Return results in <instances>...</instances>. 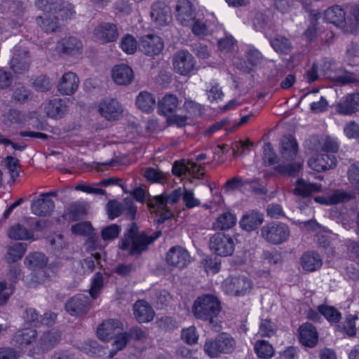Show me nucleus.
Returning a JSON list of instances; mask_svg holds the SVG:
<instances>
[{
    "instance_id": "obj_1",
    "label": "nucleus",
    "mask_w": 359,
    "mask_h": 359,
    "mask_svg": "<svg viewBox=\"0 0 359 359\" xmlns=\"http://www.w3.org/2000/svg\"><path fill=\"white\" fill-rule=\"evenodd\" d=\"M221 309L219 299L210 294L198 297L192 306L194 316L198 319L208 321L211 328L215 332L220 331L222 328L217 323V316Z\"/></svg>"
},
{
    "instance_id": "obj_2",
    "label": "nucleus",
    "mask_w": 359,
    "mask_h": 359,
    "mask_svg": "<svg viewBox=\"0 0 359 359\" xmlns=\"http://www.w3.org/2000/svg\"><path fill=\"white\" fill-rule=\"evenodd\" d=\"M161 236V231H155L152 235L148 236L145 232H138V226L135 223H131L120 244V248L129 250L133 256H139L146 251L148 245Z\"/></svg>"
},
{
    "instance_id": "obj_3",
    "label": "nucleus",
    "mask_w": 359,
    "mask_h": 359,
    "mask_svg": "<svg viewBox=\"0 0 359 359\" xmlns=\"http://www.w3.org/2000/svg\"><path fill=\"white\" fill-rule=\"evenodd\" d=\"M236 347V341L230 334L222 332L215 339L205 340L203 345L205 353L210 358H218L222 354H230Z\"/></svg>"
},
{
    "instance_id": "obj_4",
    "label": "nucleus",
    "mask_w": 359,
    "mask_h": 359,
    "mask_svg": "<svg viewBox=\"0 0 359 359\" xmlns=\"http://www.w3.org/2000/svg\"><path fill=\"white\" fill-rule=\"evenodd\" d=\"M182 196V191L181 189L179 188L175 189L170 194L164 193L148 198L147 204L150 208L163 210L160 215V220L163 222L171 218L174 215L173 212L169 209L168 205L177 203Z\"/></svg>"
},
{
    "instance_id": "obj_5",
    "label": "nucleus",
    "mask_w": 359,
    "mask_h": 359,
    "mask_svg": "<svg viewBox=\"0 0 359 359\" xmlns=\"http://www.w3.org/2000/svg\"><path fill=\"white\" fill-rule=\"evenodd\" d=\"M260 236L271 245H280L286 242L290 236L289 226L280 222H271L260 229Z\"/></svg>"
},
{
    "instance_id": "obj_6",
    "label": "nucleus",
    "mask_w": 359,
    "mask_h": 359,
    "mask_svg": "<svg viewBox=\"0 0 359 359\" xmlns=\"http://www.w3.org/2000/svg\"><path fill=\"white\" fill-rule=\"evenodd\" d=\"M252 283L246 277L235 276L226 278L222 283L225 293L232 296H244L252 289Z\"/></svg>"
},
{
    "instance_id": "obj_7",
    "label": "nucleus",
    "mask_w": 359,
    "mask_h": 359,
    "mask_svg": "<svg viewBox=\"0 0 359 359\" xmlns=\"http://www.w3.org/2000/svg\"><path fill=\"white\" fill-rule=\"evenodd\" d=\"M32 58L29 50L22 46H15L9 62L11 69L15 74H23L30 68Z\"/></svg>"
},
{
    "instance_id": "obj_8",
    "label": "nucleus",
    "mask_w": 359,
    "mask_h": 359,
    "mask_svg": "<svg viewBox=\"0 0 359 359\" xmlns=\"http://www.w3.org/2000/svg\"><path fill=\"white\" fill-rule=\"evenodd\" d=\"M172 66L177 74L187 76L196 69V61L188 50H180L172 56Z\"/></svg>"
},
{
    "instance_id": "obj_9",
    "label": "nucleus",
    "mask_w": 359,
    "mask_h": 359,
    "mask_svg": "<svg viewBox=\"0 0 359 359\" xmlns=\"http://www.w3.org/2000/svg\"><path fill=\"white\" fill-rule=\"evenodd\" d=\"M107 211L109 219L118 217L122 212H126V215L132 220L135 217L137 206L131 197H126L122 203L115 200L109 201L107 204Z\"/></svg>"
},
{
    "instance_id": "obj_10",
    "label": "nucleus",
    "mask_w": 359,
    "mask_h": 359,
    "mask_svg": "<svg viewBox=\"0 0 359 359\" xmlns=\"http://www.w3.org/2000/svg\"><path fill=\"white\" fill-rule=\"evenodd\" d=\"M234 248L233 239L224 233H217L210 239V248L217 255L230 256L233 254Z\"/></svg>"
},
{
    "instance_id": "obj_11",
    "label": "nucleus",
    "mask_w": 359,
    "mask_h": 359,
    "mask_svg": "<svg viewBox=\"0 0 359 359\" xmlns=\"http://www.w3.org/2000/svg\"><path fill=\"white\" fill-rule=\"evenodd\" d=\"M164 48L162 39L155 34H147L142 36L140 50L146 55L154 57L161 53Z\"/></svg>"
},
{
    "instance_id": "obj_12",
    "label": "nucleus",
    "mask_w": 359,
    "mask_h": 359,
    "mask_svg": "<svg viewBox=\"0 0 359 359\" xmlns=\"http://www.w3.org/2000/svg\"><path fill=\"white\" fill-rule=\"evenodd\" d=\"M93 34L95 40L101 43L115 41L119 35L116 25L109 22L97 25L93 29Z\"/></svg>"
},
{
    "instance_id": "obj_13",
    "label": "nucleus",
    "mask_w": 359,
    "mask_h": 359,
    "mask_svg": "<svg viewBox=\"0 0 359 359\" xmlns=\"http://www.w3.org/2000/svg\"><path fill=\"white\" fill-rule=\"evenodd\" d=\"M165 261L170 266L183 269L190 262V255L185 248L176 245L168 251Z\"/></svg>"
},
{
    "instance_id": "obj_14",
    "label": "nucleus",
    "mask_w": 359,
    "mask_h": 359,
    "mask_svg": "<svg viewBox=\"0 0 359 359\" xmlns=\"http://www.w3.org/2000/svg\"><path fill=\"white\" fill-rule=\"evenodd\" d=\"M195 8L189 0H179L176 5L177 20L183 26L192 25L196 18Z\"/></svg>"
},
{
    "instance_id": "obj_15",
    "label": "nucleus",
    "mask_w": 359,
    "mask_h": 359,
    "mask_svg": "<svg viewBox=\"0 0 359 359\" xmlns=\"http://www.w3.org/2000/svg\"><path fill=\"white\" fill-rule=\"evenodd\" d=\"M309 148L316 151H325L333 154L339 149L337 141L330 136H313L309 139Z\"/></svg>"
},
{
    "instance_id": "obj_16",
    "label": "nucleus",
    "mask_w": 359,
    "mask_h": 359,
    "mask_svg": "<svg viewBox=\"0 0 359 359\" xmlns=\"http://www.w3.org/2000/svg\"><path fill=\"white\" fill-rule=\"evenodd\" d=\"M102 116L109 121L118 119L123 113V107L115 99H104L98 106Z\"/></svg>"
},
{
    "instance_id": "obj_17",
    "label": "nucleus",
    "mask_w": 359,
    "mask_h": 359,
    "mask_svg": "<svg viewBox=\"0 0 359 359\" xmlns=\"http://www.w3.org/2000/svg\"><path fill=\"white\" fill-rule=\"evenodd\" d=\"M65 309L73 316L87 313L89 310L88 297L82 294L71 297L65 304Z\"/></svg>"
},
{
    "instance_id": "obj_18",
    "label": "nucleus",
    "mask_w": 359,
    "mask_h": 359,
    "mask_svg": "<svg viewBox=\"0 0 359 359\" xmlns=\"http://www.w3.org/2000/svg\"><path fill=\"white\" fill-rule=\"evenodd\" d=\"M121 323L118 320L109 319L104 321L97 329V335L102 341H108L122 330Z\"/></svg>"
},
{
    "instance_id": "obj_19",
    "label": "nucleus",
    "mask_w": 359,
    "mask_h": 359,
    "mask_svg": "<svg viewBox=\"0 0 359 359\" xmlns=\"http://www.w3.org/2000/svg\"><path fill=\"white\" fill-rule=\"evenodd\" d=\"M324 19L325 21L342 29L344 32L348 30L346 27V13L339 6L335 5L325 10Z\"/></svg>"
},
{
    "instance_id": "obj_20",
    "label": "nucleus",
    "mask_w": 359,
    "mask_h": 359,
    "mask_svg": "<svg viewBox=\"0 0 359 359\" xmlns=\"http://www.w3.org/2000/svg\"><path fill=\"white\" fill-rule=\"evenodd\" d=\"M54 208V201L47 198L46 194H40L36 200L32 201L31 205L32 213L39 217L49 216Z\"/></svg>"
},
{
    "instance_id": "obj_21",
    "label": "nucleus",
    "mask_w": 359,
    "mask_h": 359,
    "mask_svg": "<svg viewBox=\"0 0 359 359\" xmlns=\"http://www.w3.org/2000/svg\"><path fill=\"white\" fill-rule=\"evenodd\" d=\"M133 313L135 319L140 323L153 320L155 316L153 308L144 300H138L134 304Z\"/></svg>"
},
{
    "instance_id": "obj_22",
    "label": "nucleus",
    "mask_w": 359,
    "mask_h": 359,
    "mask_svg": "<svg viewBox=\"0 0 359 359\" xmlns=\"http://www.w3.org/2000/svg\"><path fill=\"white\" fill-rule=\"evenodd\" d=\"M264 222V215L257 210H250L245 213L240 220L242 229L250 232L257 229Z\"/></svg>"
},
{
    "instance_id": "obj_23",
    "label": "nucleus",
    "mask_w": 359,
    "mask_h": 359,
    "mask_svg": "<svg viewBox=\"0 0 359 359\" xmlns=\"http://www.w3.org/2000/svg\"><path fill=\"white\" fill-rule=\"evenodd\" d=\"M309 165L313 170L322 172L334 168L337 165V158L334 154H323L316 158H311Z\"/></svg>"
},
{
    "instance_id": "obj_24",
    "label": "nucleus",
    "mask_w": 359,
    "mask_h": 359,
    "mask_svg": "<svg viewBox=\"0 0 359 359\" xmlns=\"http://www.w3.org/2000/svg\"><path fill=\"white\" fill-rule=\"evenodd\" d=\"M79 79L74 72L65 73L61 78L58 85V90L63 95H72L79 87Z\"/></svg>"
},
{
    "instance_id": "obj_25",
    "label": "nucleus",
    "mask_w": 359,
    "mask_h": 359,
    "mask_svg": "<svg viewBox=\"0 0 359 359\" xmlns=\"http://www.w3.org/2000/svg\"><path fill=\"white\" fill-rule=\"evenodd\" d=\"M67 111L65 101L60 98H54L44 103V111L50 118H60Z\"/></svg>"
},
{
    "instance_id": "obj_26",
    "label": "nucleus",
    "mask_w": 359,
    "mask_h": 359,
    "mask_svg": "<svg viewBox=\"0 0 359 359\" xmlns=\"http://www.w3.org/2000/svg\"><path fill=\"white\" fill-rule=\"evenodd\" d=\"M169 12V8L164 3L158 1L152 5L150 16L156 25L163 26L168 22Z\"/></svg>"
},
{
    "instance_id": "obj_27",
    "label": "nucleus",
    "mask_w": 359,
    "mask_h": 359,
    "mask_svg": "<svg viewBox=\"0 0 359 359\" xmlns=\"http://www.w3.org/2000/svg\"><path fill=\"white\" fill-rule=\"evenodd\" d=\"M112 78L118 85H128L134 79L133 71L126 65H116L112 70Z\"/></svg>"
},
{
    "instance_id": "obj_28",
    "label": "nucleus",
    "mask_w": 359,
    "mask_h": 359,
    "mask_svg": "<svg viewBox=\"0 0 359 359\" xmlns=\"http://www.w3.org/2000/svg\"><path fill=\"white\" fill-rule=\"evenodd\" d=\"M298 145L290 135L284 136L280 142V154L283 158L286 161L293 160L297 155Z\"/></svg>"
},
{
    "instance_id": "obj_29",
    "label": "nucleus",
    "mask_w": 359,
    "mask_h": 359,
    "mask_svg": "<svg viewBox=\"0 0 359 359\" xmlns=\"http://www.w3.org/2000/svg\"><path fill=\"white\" fill-rule=\"evenodd\" d=\"M299 340L304 345L313 347L318 341V333L316 327L311 323H305L299 327Z\"/></svg>"
},
{
    "instance_id": "obj_30",
    "label": "nucleus",
    "mask_w": 359,
    "mask_h": 359,
    "mask_svg": "<svg viewBox=\"0 0 359 359\" xmlns=\"http://www.w3.org/2000/svg\"><path fill=\"white\" fill-rule=\"evenodd\" d=\"M300 264L304 270L313 272L318 270L322 266L323 260L318 253L307 252L302 256Z\"/></svg>"
},
{
    "instance_id": "obj_31",
    "label": "nucleus",
    "mask_w": 359,
    "mask_h": 359,
    "mask_svg": "<svg viewBox=\"0 0 359 359\" xmlns=\"http://www.w3.org/2000/svg\"><path fill=\"white\" fill-rule=\"evenodd\" d=\"M178 98L172 94L165 95L158 103V113L164 116H170L178 106Z\"/></svg>"
},
{
    "instance_id": "obj_32",
    "label": "nucleus",
    "mask_w": 359,
    "mask_h": 359,
    "mask_svg": "<svg viewBox=\"0 0 359 359\" xmlns=\"http://www.w3.org/2000/svg\"><path fill=\"white\" fill-rule=\"evenodd\" d=\"M35 6L49 15L57 14L63 11V0H35Z\"/></svg>"
},
{
    "instance_id": "obj_33",
    "label": "nucleus",
    "mask_w": 359,
    "mask_h": 359,
    "mask_svg": "<svg viewBox=\"0 0 359 359\" xmlns=\"http://www.w3.org/2000/svg\"><path fill=\"white\" fill-rule=\"evenodd\" d=\"M28 118H29V115L20 110L12 109L4 114V123L8 127L15 128L24 124Z\"/></svg>"
},
{
    "instance_id": "obj_34",
    "label": "nucleus",
    "mask_w": 359,
    "mask_h": 359,
    "mask_svg": "<svg viewBox=\"0 0 359 359\" xmlns=\"http://www.w3.org/2000/svg\"><path fill=\"white\" fill-rule=\"evenodd\" d=\"M37 24L46 32H55L59 28L57 14L49 15L44 13L43 15L36 18Z\"/></svg>"
},
{
    "instance_id": "obj_35",
    "label": "nucleus",
    "mask_w": 359,
    "mask_h": 359,
    "mask_svg": "<svg viewBox=\"0 0 359 359\" xmlns=\"http://www.w3.org/2000/svg\"><path fill=\"white\" fill-rule=\"evenodd\" d=\"M24 262L28 269L36 271L43 269L47 265L48 259L44 254L36 252L27 256Z\"/></svg>"
},
{
    "instance_id": "obj_36",
    "label": "nucleus",
    "mask_w": 359,
    "mask_h": 359,
    "mask_svg": "<svg viewBox=\"0 0 359 359\" xmlns=\"http://www.w3.org/2000/svg\"><path fill=\"white\" fill-rule=\"evenodd\" d=\"M58 47L63 53L74 55L81 52L82 43L76 38L68 37L63 39L58 44Z\"/></svg>"
},
{
    "instance_id": "obj_37",
    "label": "nucleus",
    "mask_w": 359,
    "mask_h": 359,
    "mask_svg": "<svg viewBox=\"0 0 359 359\" xmlns=\"http://www.w3.org/2000/svg\"><path fill=\"white\" fill-rule=\"evenodd\" d=\"M60 334L58 332L50 330L45 332L39 340V346L42 351L53 348L59 341Z\"/></svg>"
},
{
    "instance_id": "obj_38",
    "label": "nucleus",
    "mask_w": 359,
    "mask_h": 359,
    "mask_svg": "<svg viewBox=\"0 0 359 359\" xmlns=\"http://www.w3.org/2000/svg\"><path fill=\"white\" fill-rule=\"evenodd\" d=\"M320 189L321 185L320 184L307 182L303 179H299L297 181L294 193L296 195L306 197L313 192H318Z\"/></svg>"
},
{
    "instance_id": "obj_39",
    "label": "nucleus",
    "mask_w": 359,
    "mask_h": 359,
    "mask_svg": "<svg viewBox=\"0 0 359 359\" xmlns=\"http://www.w3.org/2000/svg\"><path fill=\"white\" fill-rule=\"evenodd\" d=\"M136 104L142 111L149 113L153 111L156 104V100L152 94L143 91L137 95Z\"/></svg>"
},
{
    "instance_id": "obj_40",
    "label": "nucleus",
    "mask_w": 359,
    "mask_h": 359,
    "mask_svg": "<svg viewBox=\"0 0 359 359\" xmlns=\"http://www.w3.org/2000/svg\"><path fill=\"white\" fill-rule=\"evenodd\" d=\"M86 214L85 207L80 203H71L63 215L65 219L67 221H77L81 219Z\"/></svg>"
},
{
    "instance_id": "obj_41",
    "label": "nucleus",
    "mask_w": 359,
    "mask_h": 359,
    "mask_svg": "<svg viewBox=\"0 0 359 359\" xmlns=\"http://www.w3.org/2000/svg\"><path fill=\"white\" fill-rule=\"evenodd\" d=\"M236 222V216L230 212H226L217 218L212 224V228L215 230H227L232 228Z\"/></svg>"
},
{
    "instance_id": "obj_42",
    "label": "nucleus",
    "mask_w": 359,
    "mask_h": 359,
    "mask_svg": "<svg viewBox=\"0 0 359 359\" xmlns=\"http://www.w3.org/2000/svg\"><path fill=\"white\" fill-rule=\"evenodd\" d=\"M270 43L275 51L282 54H288L292 49L290 40L281 35H276L271 39Z\"/></svg>"
},
{
    "instance_id": "obj_43",
    "label": "nucleus",
    "mask_w": 359,
    "mask_h": 359,
    "mask_svg": "<svg viewBox=\"0 0 359 359\" xmlns=\"http://www.w3.org/2000/svg\"><path fill=\"white\" fill-rule=\"evenodd\" d=\"M8 236L14 240H29L33 238L34 233L23 225L16 224L10 228Z\"/></svg>"
},
{
    "instance_id": "obj_44",
    "label": "nucleus",
    "mask_w": 359,
    "mask_h": 359,
    "mask_svg": "<svg viewBox=\"0 0 359 359\" xmlns=\"http://www.w3.org/2000/svg\"><path fill=\"white\" fill-rule=\"evenodd\" d=\"M33 98L32 91L24 86L16 87L12 94V100L20 104L31 101Z\"/></svg>"
},
{
    "instance_id": "obj_45",
    "label": "nucleus",
    "mask_w": 359,
    "mask_h": 359,
    "mask_svg": "<svg viewBox=\"0 0 359 359\" xmlns=\"http://www.w3.org/2000/svg\"><path fill=\"white\" fill-rule=\"evenodd\" d=\"M36 336V332L32 328H25L18 330L13 336V341L20 346L27 345Z\"/></svg>"
},
{
    "instance_id": "obj_46",
    "label": "nucleus",
    "mask_w": 359,
    "mask_h": 359,
    "mask_svg": "<svg viewBox=\"0 0 359 359\" xmlns=\"http://www.w3.org/2000/svg\"><path fill=\"white\" fill-rule=\"evenodd\" d=\"M27 250V244L17 243L10 246L7 252V259L9 262H15L20 259Z\"/></svg>"
},
{
    "instance_id": "obj_47",
    "label": "nucleus",
    "mask_w": 359,
    "mask_h": 359,
    "mask_svg": "<svg viewBox=\"0 0 359 359\" xmlns=\"http://www.w3.org/2000/svg\"><path fill=\"white\" fill-rule=\"evenodd\" d=\"M255 351L259 358H270L274 354L273 346L265 340H259L255 344Z\"/></svg>"
},
{
    "instance_id": "obj_48",
    "label": "nucleus",
    "mask_w": 359,
    "mask_h": 359,
    "mask_svg": "<svg viewBox=\"0 0 359 359\" xmlns=\"http://www.w3.org/2000/svg\"><path fill=\"white\" fill-rule=\"evenodd\" d=\"M355 198V194L351 191H346L342 189L334 191L330 195V203L334 205L340 203H346Z\"/></svg>"
},
{
    "instance_id": "obj_49",
    "label": "nucleus",
    "mask_w": 359,
    "mask_h": 359,
    "mask_svg": "<svg viewBox=\"0 0 359 359\" xmlns=\"http://www.w3.org/2000/svg\"><path fill=\"white\" fill-rule=\"evenodd\" d=\"M104 286V275L97 272L92 278L89 293L93 299H96Z\"/></svg>"
},
{
    "instance_id": "obj_50",
    "label": "nucleus",
    "mask_w": 359,
    "mask_h": 359,
    "mask_svg": "<svg viewBox=\"0 0 359 359\" xmlns=\"http://www.w3.org/2000/svg\"><path fill=\"white\" fill-rule=\"evenodd\" d=\"M318 309L321 315L331 323H337L341 318V313L334 306L320 305Z\"/></svg>"
},
{
    "instance_id": "obj_51",
    "label": "nucleus",
    "mask_w": 359,
    "mask_h": 359,
    "mask_svg": "<svg viewBox=\"0 0 359 359\" xmlns=\"http://www.w3.org/2000/svg\"><path fill=\"white\" fill-rule=\"evenodd\" d=\"M276 325L269 319H262L259 324V334L262 337H271L276 332Z\"/></svg>"
},
{
    "instance_id": "obj_52",
    "label": "nucleus",
    "mask_w": 359,
    "mask_h": 359,
    "mask_svg": "<svg viewBox=\"0 0 359 359\" xmlns=\"http://www.w3.org/2000/svg\"><path fill=\"white\" fill-rule=\"evenodd\" d=\"M137 41L129 34L125 35L121 41V48L127 54H133L137 50Z\"/></svg>"
},
{
    "instance_id": "obj_53",
    "label": "nucleus",
    "mask_w": 359,
    "mask_h": 359,
    "mask_svg": "<svg viewBox=\"0 0 359 359\" xmlns=\"http://www.w3.org/2000/svg\"><path fill=\"white\" fill-rule=\"evenodd\" d=\"M101 255L99 252L92 254L90 257H86L81 261V266L84 273H91L95 266V262L97 264H100Z\"/></svg>"
},
{
    "instance_id": "obj_54",
    "label": "nucleus",
    "mask_w": 359,
    "mask_h": 359,
    "mask_svg": "<svg viewBox=\"0 0 359 359\" xmlns=\"http://www.w3.org/2000/svg\"><path fill=\"white\" fill-rule=\"evenodd\" d=\"M184 110L189 114L190 117H196L202 114L203 108L201 104L187 99L184 103Z\"/></svg>"
},
{
    "instance_id": "obj_55",
    "label": "nucleus",
    "mask_w": 359,
    "mask_h": 359,
    "mask_svg": "<svg viewBox=\"0 0 359 359\" xmlns=\"http://www.w3.org/2000/svg\"><path fill=\"white\" fill-rule=\"evenodd\" d=\"M327 77L338 85H346L348 83H358L359 85V79H357L353 73L345 72L341 75L335 76H329Z\"/></svg>"
},
{
    "instance_id": "obj_56",
    "label": "nucleus",
    "mask_w": 359,
    "mask_h": 359,
    "mask_svg": "<svg viewBox=\"0 0 359 359\" xmlns=\"http://www.w3.org/2000/svg\"><path fill=\"white\" fill-rule=\"evenodd\" d=\"M32 86L37 91L46 92L50 90L53 83L48 77L41 75L35 79L32 83Z\"/></svg>"
},
{
    "instance_id": "obj_57",
    "label": "nucleus",
    "mask_w": 359,
    "mask_h": 359,
    "mask_svg": "<svg viewBox=\"0 0 359 359\" xmlns=\"http://www.w3.org/2000/svg\"><path fill=\"white\" fill-rule=\"evenodd\" d=\"M302 165L300 163H291L287 165H279L276 167V171L281 174L295 175L302 169Z\"/></svg>"
},
{
    "instance_id": "obj_58",
    "label": "nucleus",
    "mask_w": 359,
    "mask_h": 359,
    "mask_svg": "<svg viewBox=\"0 0 359 359\" xmlns=\"http://www.w3.org/2000/svg\"><path fill=\"white\" fill-rule=\"evenodd\" d=\"M121 226L117 224H111L102 231V238L104 241L113 240L118 237L121 232Z\"/></svg>"
},
{
    "instance_id": "obj_59",
    "label": "nucleus",
    "mask_w": 359,
    "mask_h": 359,
    "mask_svg": "<svg viewBox=\"0 0 359 359\" xmlns=\"http://www.w3.org/2000/svg\"><path fill=\"white\" fill-rule=\"evenodd\" d=\"M182 339L187 344L192 345L196 344L198 335L196 332V329L194 326H191L188 328L184 329L182 332Z\"/></svg>"
},
{
    "instance_id": "obj_60",
    "label": "nucleus",
    "mask_w": 359,
    "mask_h": 359,
    "mask_svg": "<svg viewBox=\"0 0 359 359\" xmlns=\"http://www.w3.org/2000/svg\"><path fill=\"white\" fill-rule=\"evenodd\" d=\"M246 60L252 66L260 65L263 60L262 54L255 48H250L245 53Z\"/></svg>"
},
{
    "instance_id": "obj_61",
    "label": "nucleus",
    "mask_w": 359,
    "mask_h": 359,
    "mask_svg": "<svg viewBox=\"0 0 359 359\" xmlns=\"http://www.w3.org/2000/svg\"><path fill=\"white\" fill-rule=\"evenodd\" d=\"M269 18L266 14L262 12H257L255 14L253 24L257 30L264 31L269 27Z\"/></svg>"
},
{
    "instance_id": "obj_62",
    "label": "nucleus",
    "mask_w": 359,
    "mask_h": 359,
    "mask_svg": "<svg viewBox=\"0 0 359 359\" xmlns=\"http://www.w3.org/2000/svg\"><path fill=\"white\" fill-rule=\"evenodd\" d=\"M144 176L147 180L153 182H162L165 179V176L162 172L153 168H147L144 171Z\"/></svg>"
},
{
    "instance_id": "obj_63",
    "label": "nucleus",
    "mask_w": 359,
    "mask_h": 359,
    "mask_svg": "<svg viewBox=\"0 0 359 359\" xmlns=\"http://www.w3.org/2000/svg\"><path fill=\"white\" fill-rule=\"evenodd\" d=\"M6 163L13 180H15L19 176V171L18 170V168L20 166L19 160L13 156H8L6 158Z\"/></svg>"
},
{
    "instance_id": "obj_64",
    "label": "nucleus",
    "mask_w": 359,
    "mask_h": 359,
    "mask_svg": "<svg viewBox=\"0 0 359 359\" xmlns=\"http://www.w3.org/2000/svg\"><path fill=\"white\" fill-rule=\"evenodd\" d=\"M336 111L341 114L351 115L355 111L354 106L348 101L347 97L344 102H339L336 106Z\"/></svg>"
}]
</instances>
